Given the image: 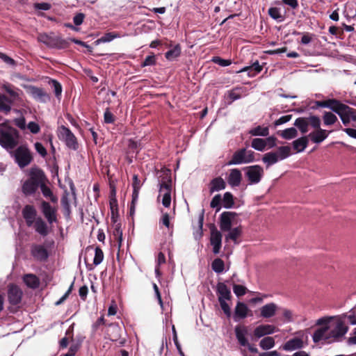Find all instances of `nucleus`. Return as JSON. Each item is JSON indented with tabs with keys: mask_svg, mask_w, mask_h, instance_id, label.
Masks as SVG:
<instances>
[{
	"mask_svg": "<svg viewBox=\"0 0 356 356\" xmlns=\"http://www.w3.org/2000/svg\"><path fill=\"white\" fill-rule=\"evenodd\" d=\"M18 131L10 127H3L0 129V145L10 152L19 143Z\"/></svg>",
	"mask_w": 356,
	"mask_h": 356,
	"instance_id": "1",
	"label": "nucleus"
},
{
	"mask_svg": "<svg viewBox=\"0 0 356 356\" xmlns=\"http://www.w3.org/2000/svg\"><path fill=\"white\" fill-rule=\"evenodd\" d=\"M290 154L291 147L289 146H281L275 152L266 153L262 157V161L268 167L279 161L288 158Z\"/></svg>",
	"mask_w": 356,
	"mask_h": 356,
	"instance_id": "2",
	"label": "nucleus"
},
{
	"mask_svg": "<svg viewBox=\"0 0 356 356\" xmlns=\"http://www.w3.org/2000/svg\"><path fill=\"white\" fill-rule=\"evenodd\" d=\"M11 156L21 168L27 166L32 161V155L25 145L19 146L15 151L9 152Z\"/></svg>",
	"mask_w": 356,
	"mask_h": 356,
	"instance_id": "3",
	"label": "nucleus"
},
{
	"mask_svg": "<svg viewBox=\"0 0 356 356\" xmlns=\"http://www.w3.org/2000/svg\"><path fill=\"white\" fill-rule=\"evenodd\" d=\"M254 161V152L252 150H247L242 148L233 154L232 159L228 162V165H240L243 163H249Z\"/></svg>",
	"mask_w": 356,
	"mask_h": 356,
	"instance_id": "4",
	"label": "nucleus"
},
{
	"mask_svg": "<svg viewBox=\"0 0 356 356\" xmlns=\"http://www.w3.org/2000/svg\"><path fill=\"white\" fill-rule=\"evenodd\" d=\"M327 327H330L328 333L330 342L340 341L348 330V327L341 320H337L332 325Z\"/></svg>",
	"mask_w": 356,
	"mask_h": 356,
	"instance_id": "5",
	"label": "nucleus"
},
{
	"mask_svg": "<svg viewBox=\"0 0 356 356\" xmlns=\"http://www.w3.org/2000/svg\"><path fill=\"white\" fill-rule=\"evenodd\" d=\"M40 210L49 225H51L58 222V209L56 207L51 206L49 202L43 200L40 203Z\"/></svg>",
	"mask_w": 356,
	"mask_h": 356,
	"instance_id": "6",
	"label": "nucleus"
},
{
	"mask_svg": "<svg viewBox=\"0 0 356 356\" xmlns=\"http://www.w3.org/2000/svg\"><path fill=\"white\" fill-rule=\"evenodd\" d=\"M38 40L39 42L44 44L47 47L52 48H61L66 44L65 40L61 38L58 36L49 35L46 33L39 34Z\"/></svg>",
	"mask_w": 356,
	"mask_h": 356,
	"instance_id": "7",
	"label": "nucleus"
},
{
	"mask_svg": "<svg viewBox=\"0 0 356 356\" xmlns=\"http://www.w3.org/2000/svg\"><path fill=\"white\" fill-rule=\"evenodd\" d=\"M59 138L63 140L65 145L70 149L76 150L78 149V143L75 136L67 127L62 126L59 129Z\"/></svg>",
	"mask_w": 356,
	"mask_h": 356,
	"instance_id": "8",
	"label": "nucleus"
},
{
	"mask_svg": "<svg viewBox=\"0 0 356 356\" xmlns=\"http://www.w3.org/2000/svg\"><path fill=\"white\" fill-rule=\"evenodd\" d=\"M245 176L250 184H258L264 176V169L259 165L246 168Z\"/></svg>",
	"mask_w": 356,
	"mask_h": 356,
	"instance_id": "9",
	"label": "nucleus"
},
{
	"mask_svg": "<svg viewBox=\"0 0 356 356\" xmlns=\"http://www.w3.org/2000/svg\"><path fill=\"white\" fill-rule=\"evenodd\" d=\"M171 181H162L160 184L159 197H162V204L165 207H169L171 204Z\"/></svg>",
	"mask_w": 356,
	"mask_h": 356,
	"instance_id": "10",
	"label": "nucleus"
},
{
	"mask_svg": "<svg viewBox=\"0 0 356 356\" xmlns=\"http://www.w3.org/2000/svg\"><path fill=\"white\" fill-rule=\"evenodd\" d=\"M31 254L36 261H44L49 255L46 245L42 244H33L31 247Z\"/></svg>",
	"mask_w": 356,
	"mask_h": 356,
	"instance_id": "11",
	"label": "nucleus"
},
{
	"mask_svg": "<svg viewBox=\"0 0 356 356\" xmlns=\"http://www.w3.org/2000/svg\"><path fill=\"white\" fill-rule=\"evenodd\" d=\"M26 90L27 92L38 102L44 103L50 99L49 95L42 88L30 86Z\"/></svg>",
	"mask_w": 356,
	"mask_h": 356,
	"instance_id": "12",
	"label": "nucleus"
},
{
	"mask_svg": "<svg viewBox=\"0 0 356 356\" xmlns=\"http://www.w3.org/2000/svg\"><path fill=\"white\" fill-rule=\"evenodd\" d=\"M22 290L16 285H10L8 290V298L10 304L16 305L19 304L22 298Z\"/></svg>",
	"mask_w": 356,
	"mask_h": 356,
	"instance_id": "13",
	"label": "nucleus"
},
{
	"mask_svg": "<svg viewBox=\"0 0 356 356\" xmlns=\"http://www.w3.org/2000/svg\"><path fill=\"white\" fill-rule=\"evenodd\" d=\"M235 216V213L229 211H225L221 213L220 218V228L222 231L227 232L230 230Z\"/></svg>",
	"mask_w": 356,
	"mask_h": 356,
	"instance_id": "14",
	"label": "nucleus"
},
{
	"mask_svg": "<svg viewBox=\"0 0 356 356\" xmlns=\"http://www.w3.org/2000/svg\"><path fill=\"white\" fill-rule=\"evenodd\" d=\"M210 243L213 247V252L218 254L222 246V234L216 229L211 230Z\"/></svg>",
	"mask_w": 356,
	"mask_h": 356,
	"instance_id": "15",
	"label": "nucleus"
},
{
	"mask_svg": "<svg viewBox=\"0 0 356 356\" xmlns=\"http://www.w3.org/2000/svg\"><path fill=\"white\" fill-rule=\"evenodd\" d=\"M278 329L273 325L264 324L257 326L254 330V335L257 338H261L266 335L275 333Z\"/></svg>",
	"mask_w": 356,
	"mask_h": 356,
	"instance_id": "16",
	"label": "nucleus"
},
{
	"mask_svg": "<svg viewBox=\"0 0 356 356\" xmlns=\"http://www.w3.org/2000/svg\"><path fill=\"white\" fill-rule=\"evenodd\" d=\"M316 106H313V108L318 107L327 108L336 113L338 108L343 104L340 101L335 99H329L325 101H316L315 102Z\"/></svg>",
	"mask_w": 356,
	"mask_h": 356,
	"instance_id": "17",
	"label": "nucleus"
},
{
	"mask_svg": "<svg viewBox=\"0 0 356 356\" xmlns=\"http://www.w3.org/2000/svg\"><path fill=\"white\" fill-rule=\"evenodd\" d=\"M353 108L349 107L346 104H343L335 113L340 117L342 123L347 126L350 121V117L353 114Z\"/></svg>",
	"mask_w": 356,
	"mask_h": 356,
	"instance_id": "18",
	"label": "nucleus"
},
{
	"mask_svg": "<svg viewBox=\"0 0 356 356\" xmlns=\"http://www.w3.org/2000/svg\"><path fill=\"white\" fill-rule=\"evenodd\" d=\"M329 328L327 325L315 330L312 335V339L314 343H319L321 341L331 343L329 337L328 330Z\"/></svg>",
	"mask_w": 356,
	"mask_h": 356,
	"instance_id": "19",
	"label": "nucleus"
},
{
	"mask_svg": "<svg viewBox=\"0 0 356 356\" xmlns=\"http://www.w3.org/2000/svg\"><path fill=\"white\" fill-rule=\"evenodd\" d=\"M250 309L248 307L242 302H238L234 309V320L236 322L245 318L248 316Z\"/></svg>",
	"mask_w": 356,
	"mask_h": 356,
	"instance_id": "20",
	"label": "nucleus"
},
{
	"mask_svg": "<svg viewBox=\"0 0 356 356\" xmlns=\"http://www.w3.org/2000/svg\"><path fill=\"white\" fill-rule=\"evenodd\" d=\"M277 309L278 306L274 302L266 304L259 309L260 316L263 318H272L276 314Z\"/></svg>",
	"mask_w": 356,
	"mask_h": 356,
	"instance_id": "21",
	"label": "nucleus"
},
{
	"mask_svg": "<svg viewBox=\"0 0 356 356\" xmlns=\"http://www.w3.org/2000/svg\"><path fill=\"white\" fill-rule=\"evenodd\" d=\"M36 213V210L32 205H26L23 209L22 215L29 227L32 226L33 225V222L37 219L35 218Z\"/></svg>",
	"mask_w": 356,
	"mask_h": 356,
	"instance_id": "22",
	"label": "nucleus"
},
{
	"mask_svg": "<svg viewBox=\"0 0 356 356\" xmlns=\"http://www.w3.org/2000/svg\"><path fill=\"white\" fill-rule=\"evenodd\" d=\"M216 294L218 301L229 300L232 293L228 286L223 282H219L216 285Z\"/></svg>",
	"mask_w": 356,
	"mask_h": 356,
	"instance_id": "23",
	"label": "nucleus"
},
{
	"mask_svg": "<svg viewBox=\"0 0 356 356\" xmlns=\"http://www.w3.org/2000/svg\"><path fill=\"white\" fill-rule=\"evenodd\" d=\"M234 332L236 338L238 340V343L241 346H245L248 345L247 335L248 333V327L245 325H236L234 328Z\"/></svg>",
	"mask_w": 356,
	"mask_h": 356,
	"instance_id": "24",
	"label": "nucleus"
},
{
	"mask_svg": "<svg viewBox=\"0 0 356 356\" xmlns=\"http://www.w3.org/2000/svg\"><path fill=\"white\" fill-rule=\"evenodd\" d=\"M39 183L38 180L31 177L26 180L22 186V191L26 195L33 194L38 188Z\"/></svg>",
	"mask_w": 356,
	"mask_h": 356,
	"instance_id": "25",
	"label": "nucleus"
},
{
	"mask_svg": "<svg viewBox=\"0 0 356 356\" xmlns=\"http://www.w3.org/2000/svg\"><path fill=\"white\" fill-rule=\"evenodd\" d=\"M33 227L37 233L42 236H46L50 232L47 223L41 218H38L33 222Z\"/></svg>",
	"mask_w": 356,
	"mask_h": 356,
	"instance_id": "26",
	"label": "nucleus"
},
{
	"mask_svg": "<svg viewBox=\"0 0 356 356\" xmlns=\"http://www.w3.org/2000/svg\"><path fill=\"white\" fill-rule=\"evenodd\" d=\"M331 131H327L325 129H319L316 131H313L308 135L311 140L316 144L322 143L326 139Z\"/></svg>",
	"mask_w": 356,
	"mask_h": 356,
	"instance_id": "27",
	"label": "nucleus"
},
{
	"mask_svg": "<svg viewBox=\"0 0 356 356\" xmlns=\"http://www.w3.org/2000/svg\"><path fill=\"white\" fill-rule=\"evenodd\" d=\"M242 174L237 169H232L227 177V182L232 187L238 186L241 182Z\"/></svg>",
	"mask_w": 356,
	"mask_h": 356,
	"instance_id": "28",
	"label": "nucleus"
},
{
	"mask_svg": "<svg viewBox=\"0 0 356 356\" xmlns=\"http://www.w3.org/2000/svg\"><path fill=\"white\" fill-rule=\"evenodd\" d=\"M304 343L302 339L295 337L287 341L283 346V349L286 351H293L303 348Z\"/></svg>",
	"mask_w": 356,
	"mask_h": 356,
	"instance_id": "29",
	"label": "nucleus"
},
{
	"mask_svg": "<svg viewBox=\"0 0 356 356\" xmlns=\"http://www.w3.org/2000/svg\"><path fill=\"white\" fill-rule=\"evenodd\" d=\"M268 13L277 22H282L285 19V14L281 8L271 7L268 9Z\"/></svg>",
	"mask_w": 356,
	"mask_h": 356,
	"instance_id": "30",
	"label": "nucleus"
},
{
	"mask_svg": "<svg viewBox=\"0 0 356 356\" xmlns=\"http://www.w3.org/2000/svg\"><path fill=\"white\" fill-rule=\"evenodd\" d=\"M226 183L221 177L213 179L210 182L209 191L211 193L225 189Z\"/></svg>",
	"mask_w": 356,
	"mask_h": 356,
	"instance_id": "31",
	"label": "nucleus"
},
{
	"mask_svg": "<svg viewBox=\"0 0 356 356\" xmlns=\"http://www.w3.org/2000/svg\"><path fill=\"white\" fill-rule=\"evenodd\" d=\"M3 88L10 95V100H11V103L19 99L20 94L22 93V91L19 89L16 88L13 86L8 83L4 84L3 86Z\"/></svg>",
	"mask_w": 356,
	"mask_h": 356,
	"instance_id": "32",
	"label": "nucleus"
},
{
	"mask_svg": "<svg viewBox=\"0 0 356 356\" xmlns=\"http://www.w3.org/2000/svg\"><path fill=\"white\" fill-rule=\"evenodd\" d=\"M263 67L259 65L258 61L254 62L252 65L245 67L240 70L238 72H248V75L250 77H253L261 72Z\"/></svg>",
	"mask_w": 356,
	"mask_h": 356,
	"instance_id": "33",
	"label": "nucleus"
},
{
	"mask_svg": "<svg viewBox=\"0 0 356 356\" xmlns=\"http://www.w3.org/2000/svg\"><path fill=\"white\" fill-rule=\"evenodd\" d=\"M23 280L26 285L31 289H36L39 286L40 280L38 277L33 274H26L24 276Z\"/></svg>",
	"mask_w": 356,
	"mask_h": 356,
	"instance_id": "34",
	"label": "nucleus"
},
{
	"mask_svg": "<svg viewBox=\"0 0 356 356\" xmlns=\"http://www.w3.org/2000/svg\"><path fill=\"white\" fill-rule=\"evenodd\" d=\"M308 136H303L293 142V147L297 152H303L308 145Z\"/></svg>",
	"mask_w": 356,
	"mask_h": 356,
	"instance_id": "35",
	"label": "nucleus"
},
{
	"mask_svg": "<svg viewBox=\"0 0 356 356\" xmlns=\"http://www.w3.org/2000/svg\"><path fill=\"white\" fill-rule=\"evenodd\" d=\"M229 233L225 236V241H232L236 243L237 238L241 236L242 229L241 227H236L228 230Z\"/></svg>",
	"mask_w": 356,
	"mask_h": 356,
	"instance_id": "36",
	"label": "nucleus"
},
{
	"mask_svg": "<svg viewBox=\"0 0 356 356\" xmlns=\"http://www.w3.org/2000/svg\"><path fill=\"white\" fill-rule=\"evenodd\" d=\"M294 125L299 129L302 134H306L308 131L309 122L307 118H297L294 122Z\"/></svg>",
	"mask_w": 356,
	"mask_h": 356,
	"instance_id": "37",
	"label": "nucleus"
},
{
	"mask_svg": "<svg viewBox=\"0 0 356 356\" xmlns=\"http://www.w3.org/2000/svg\"><path fill=\"white\" fill-rule=\"evenodd\" d=\"M181 54V47L179 44L175 45L172 49L168 50L165 54V57L168 60H173L178 58Z\"/></svg>",
	"mask_w": 356,
	"mask_h": 356,
	"instance_id": "38",
	"label": "nucleus"
},
{
	"mask_svg": "<svg viewBox=\"0 0 356 356\" xmlns=\"http://www.w3.org/2000/svg\"><path fill=\"white\" fill-rule=\"evenodd\" d=\"M249 134L254 136H267L269 134V129L267 127L257 126L250 129Z\"/></svg>",
	"mask_w": 356,
	"mask_h": 356,
	"instance_id": "39",
	"label": "nucleus"
},
{
	"mask_svg": "<svg viewBox=\"0 0 356 356\" xmlns=\"http://www.w3.org/2000/svg\"><path fill=\"white\" fill-rule=\"evenodd\" d=\"M11 100L5 95H0V111L8 113L11 110Z\"/></svg>",
	"mask_w": 356,
	"mask_h": 356,
	"instance_id": "40",
	"label": "nucleus"
},
{
	"mask_svg": "<svg viewBox=\"0 0 356 356\" xmlns=\"http://www.w3.org/2000/svg\"><path fill=\"white\" fill-rule=\"evenodd\" d=\"M275 342L272 337H266L259 342V346L263 350H269L275 346Z\"/></svg>",
	"mask_w": 356,
	"mask_h": 356,
	"instance_id": "41",
	"label": "nucleus"
},
{
	"mask_svg": "<svg viewBox=\"0 0 356 356\" xmlns=\"http://www.w3.org/2000/svg\"><path fill=\"white\" fill-rule=\"evenodd\" d=\"M338 120L337 117L332 112L325 111L323 115V124L325 126L334 124Z\"/></svg>",
	"mask_w": 356,
	"mask_h": 356,
	"instance_id": "42",
	"label": "nucleus"
},
{
	"mask_svg": "<svg viewBox=\"0 0 356 356\" xmlns=\"http://www.w3.org/2000/svg\"><path fill=\"white\" fill-rule=\"evenodd\" d=\"M222 206L225 209H230L234 204L233 195L229 192H226L222 199Z\"/></svg>",
	"mask_w": 356,
	"mask_h": 356,
	"instance_id": "43",
	"label": "nucleus"
},
{
	"mask_svg": "<svg viewBox=\"0 0 356 356\" xmlns=\"http://www.w3.org/2000/svg\"><path fill=\"white\" fill-rule=\"evenodd\" d=\"M40 189L42 193V195L45 197H49L50 200L53 203H56L58 202L57 197L54 195L51 190L48 186H47L45 184H41Z\"/></svg>",
	"mask_w": 356,
	"mask_h": 356,
	"instance_id": "44",
	"label": "nucleus"
},
{
	"mask_svg": "<svg viewBox=\"0 0 356 356\" xmlns=\"http://www.w3.org/2000/svg\"><path fill=\"white\" fill-rule=\"evenodd\" d=\"M120 37L121 35L118 33L109 32L105 33L103 36L98 39L97 42L102 43L109 42L113 40L114 39L119 38Z\"/></svg>",
	"mask_w": 356,
	"mask_h": 356,
	"instance_id": "45",
	"label": "nucleus"
},
{
	"mask_svg": "<svg viewBox=\"0 0 356 356\" xmlns=\"http://www.w3.org/2000/svg\"><path fill=\"white\" fill-rule=\"evenodd\" d=\"M297 130L293 127L286 129L280 133L282 138L286 140H291L297 136Z\"/></svg>",
	"mask_w": 356,
	"mask_h": 356,
	"instance_id": "46",
	"label": "nucleus"
},
{
	"mask_svg": "<svg viewBox=\"0 0 356 356\" xmlns=\"http://www.w3.org/2000/svg\"><path fill=\"white\" fill-rule=\"evenodd\" d=\"M265 139L256 138L252 140L251 147L259 152H263L266 149Z\"/></svg>",
	"mask_w": 356,
	"mask_h": 356,
	"instance_id": "47",
	"label": "nucleus"
},
{
	"mask_svg": "<svg viewBox=\"0 0 356 356\" xmlns=\"http://www.w3.org/2000/svg\"><path fill=\"white\" fill-rule=\"evenodd\" d=\"M224 267V261L220 258L215 259L211 264L212 270L216 273H222Z\"/></svg>",
	"mask_w": 356,
	"mask_h": 356,
	"instance_id": "48",
	"label": "nucleus"
},
{
	"mask_svg": "<svg viewBox=\"0 0 356 356\" xmlns=\"http://www.w3.org/2000/svg\"><path fill=\"white\" fill-rule=\"evenodd\" d=\"M104 259V253L102 249L99 247H96L95 249V255L93 258V264L97 266L100 264Z\"/></svg>",
	"mask_w": 356,
	"mask_h": 356,
	"instance_id": "49",
	"label": "nucleus"
},
{
	"mask_svg": "<svg viewBox=\"0 0 356 356\" xmlns=\"http://www.w3.org/2000/svg\"><path fill=\"white\" fill-rule=\"evenodd\" d=\"M61 205L66 216H69L71 213L70 204L67 196L65 195L61 198Z\"/></svg>",
	"mask_w": 356,
	"mask_h": 356,
	"instance_id": "50",
	"label": "nucleus"
},
{
	"mask_svg": "<svg viewBox=\"0 0 356 356\" xmlns=\"http://www.w3.org/2000/svg\"><path fill=\"white\" fill-rule=\"evenodd\" d=\"M309 124H310L313 128L319 129L321 128V119L319 117L316 115H311L307 118Z\"/></svg>",
	"mask_w": 356,
	"mask_h": 356,
	"instance_id": "51",
	"label": "nucleus"
},
{
	"mask_svg": "<svg viewBox=\"0 0 356 356\" xmlns=\"http://www.w3.org/2000/svg\"><path fill=\"white\" fill-rule=\"evenodd\" d=\"M247 288L243 285L240 284H234L233 285V291L234 294L237 297H241L244 296L247 293Z\"/></svg>",
	"mask_w": 356,
	"mask_h": 356,
	"instance_id": "52",
	"label": "nucleus"
},
{
	"mask_svg": "<svg viewBox=\"0 0 356 356\" xmlns=\"http://www.w3.org/2000/svg\"><path fill=\"white\" fill-rule=\"evenodd\" d=\"M221 202V195L220 194L216 195L211 201L210 207L213 209H216V211H218L220 209Z\"/></svg>",
	"mask_w": 356,
	"mask_h": 356,
	"instance_id": "53",
	"label": "nucleus"
},
{
	"mask_svg": "<svg viewBox=\"0 0 356 356\" xmlns=\"http://www.w3.org/2000/svg\"><path fill=\"white\" fill-rule=\"evenodd\" d=\"M297 34L300 35L301 33L298 32ZM302 35V36L300 40V43L305 45L309 44L314 37V35L310 33H303Z\"/></svg>",
	"mask_w": 356,
	"mask_h": 356,
	"instance_id": "54",
	"label": "nucleus"
},
{
	"mask_svg": "<svg viewBox=\"0 0 356 356\" xmlns=\"http://www.w3.org/2000/svg\"><path fill=\"white\" fill-rule=\"evenodd\" d=\"M156 64V57L154 54L147 56L141 63V67L152 66Z\"/></svg>",
	"mask_w": 356,
	"mask_h": 356,
	"instance_id": "55",
	"label": "nucleus"
},
{
	"mask_svg": "<svg viewBox=\"0 0 356 356\" xmlns=\"http://www.w3.org/2000/svg\"><path fill=\"white\" fill-rule=\"evenodd\" d=\"M35 149L36 152L43 158H44L47 154V152L46 150V148L43 146V145L41 143L36 142L34 145Z\"/></svg>",
	"mask_w": 356,
	"mask_h": 356,
	"instance_id": "56",
	"label": "nucleus"
},
{
	"mask_svg": "<svg viewBox=\"0 0 356 356\" xmlns=\"http://www.w3.org/2000/svg\"><path fill=\"white\" fill-rule=\"evenodd\" d=\"M227 300H221V301H218V302H219L220 307H221L222 310L223 311V312L225 313V314L227 317H229L231 316V309H230L229 305L227 302Z\"/></svg>",
	"mask_w": 356,
	"mask_h": 356,
	"instance_id": "57",
	"label": "nucleus"
},
{
	"mask_svg": "<svg viewBox=\"0 0 356 356\" xmlns=\"http://www.w3.org/2000/svg\"><path fill=\"white\" fill-rule=\"evenodd\" d=\"M212 60L213 63L222 67L229 66L232 63L229 60L222 59L218 56L213 57Z\"/></svg>",
	"mask_w": 356,
	"mask_h": 356,
	"instance_id": "58",
	"label": "nucleus"
},
{
	"mask_svg": "<svg viewBox=\"0 0 356 356\" xmlns=\"http://www.w3.org/2000/svg\"><path fill=\"white\" fill-rule=\"evenodd\" d=\"M27 128L32 134H38L40 130L39 124L35 122H30L27 124Z\"/></svg>",
	"mask_w": 356,
	"mask_h": 356,
	"instance_id": "59",
	"label": "nucleus"
},
{
	"mask_svg": "<svg viewBox=\"0 0 356 356\" xmlns=\"http://www.w3.org/2000/svg\"><path fill=\"white\" fill-rule=\"evenodd\" d=\"M265 146L268 149L273 148L276 146V138L273 136H270L265 138Z\"/></svg>",
	"mask_w": 356,
	"mask_h": 356,
	"instance_id": "60",
	"label": "nucleus"
},
{
	"mask_svg": "<svg viewBox=\"0 0 356 356\" xmlns=\"http://www.w3.org/2000/svg\"><path fill=\"white\" fill-rule=\"evenodd\" d=\"M0 58L6 64L14 66L15 65V61L10 57L8 56L3 53L0 52Z\"/></svg>",
	"mask_w": 356,
	"mask_h": 356,
	"instance_id": "61",
	"label": "nucleus"
},
{
	"mask_svg": "<svg viewBox=\"0 0 356 356\" xmlns=\"http://www.w3.org/2000/svg\"><path fill=\"white\" fill-rule=\"evenodd\" d=\"M282 315L286 322H291L293 321V313L291 310L284 309Z\"/></svg>",
	"mask_w": 356,
	"mask_h": 356,
	"instance_id": "62",
	"label": "nucleus"
},
{
	"mask_svg": "<svg viewBox=\"0 0 356 356\" xmlns=\"http://www.w3.org/2000/svg\"><path fill=\"white\" fill-rule=\"evenodd\" d=\"M291 119V115H284L280 117L279 119L276 120L275 121V126H280L281 124H283L284 123H286Z\"/></svg>",
	"mask_w": 356,
	"mask_h": 356,
	"instance_id": "63",
	"label": "nucleus"
},
{
	"mask_svg": "<svg viewBox=\"0 0 356 356\" xmlns=\"http://www.w3.org/2000/svg\"><path fill=\"white\" fill-rule=\"evenodd\" d=\"M84 18L85 15L83 13H78L73 17V22L75 25L79 26L83 23Z\"/></svg>",
	"mask_w": 356,
	"mask_h": 356,
	"instance_id": "64",
	"label": "nucleus"
}]
</instances>
